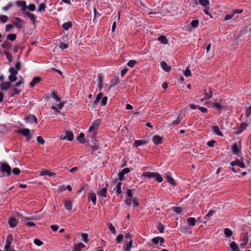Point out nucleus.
Returning <instances> with one entry per match:
<instances>
[{
	"label": "nucleus",
	"mask_w": 251,
	"mask_h": 251,
	"mask_svg": "<svg viewBox=\"0 0 251 251\" xmlns=\"http://www.w3.org/2000/svg\"><path fill=\"white\" fill-rule=\"evenodd\" d=\"M0 171L1 173H5L6 176H9L11 174V167L5 162L0 163Z\"/></svg>",
	"instance_id": "obj_1"
},
{
	"label": "nucleus",
	"mask_w": 251,
	"mask_h": 251,
	"mask_svg": "<svg viewBox=\"0 0 251 251\" xmlns=\"http://www.w3.org/2000/svg\"><path fill=\"white\" fill-rule=\"evenodd\" d=\"M143 175L149 178L155 177V180L159 182H161L163 180L162 177L158 173H152L151 172H145L143 173Z\"/></svg>",
	"instance_id": "obj_2"
},
{
	"label": "nucleus",
	"mask_w": 251,
	"mask_h": 251,
	"mask_svg": "<svg viewBox=\"0 0 251 251\" xmlns=\"http://www.w3.org/2000/svg\"><path fill=\"white\" fill-rule=\"evenodd\" d=\"M15 132L22 134L25 137L26 140L27 141H29L32 138V135L30 133V130L28 128H22L15 130Z\"/></svg>",
	"instance_id": "obj_3"
},
{
	"label": "nucleus",
	"mask_w": 251,
	"mask_h": 251,
	"mask_svg": "<svg viewBox=\"0 0 251 251\" xmlns=\"http://www.w3.org/2000/svg\"><path fill=\"white\" fill-rule=\"evenodd\" d=\"M73 138L74 135L73 132L68 130L66 131L65 135L62 134L60 136V139L63 140L67 139L69 141H72L73 140Z\"/></svg>",
	"instance_id": "obj_4"
},
{
	"label": "nucleus",
	"mask_w": 251,
	"mask_h": 251,
	"mask_svg": "<svg viewBox=\"0 0 251 251\" xmlns=\"http://www.w3.org/2000/svg\"><path fill=\"white\" fill-rule=\"evenodd\" d=\"M100 123H101V121L100 120L97 119L96 120H95L93 123L92 125L89 127L88 131L89 132H91L94 130H97L98 128L100 125Z\"/></svg>",
	"instance_id": "obj_5"
},
{
	"label": "nucleus",
	"mask_w": 251,
	"mask_h": 251,
	"mask_svg": "<svg viewBox=\"0 0 251 251\" xmlns=\"http://www.w3.org/2000/svg\"><path fill=\"white\" fill-rule=\"evenodd\" d=\"M248 125L245 123H243L240 125H237L236 128H235V133L236 134H239L241 133L244 130H245Z\"/></svg>",
	"instance_id": "obj_6"
},
{
	"label": "nucleus",
	"mask_w": 251,
	"mask_h": 251,
	"mask_svg": "<svg viewBox=\"0 0 251 251\" xmlns=\"http://www.w3.org/2000/svg\"><path fill=\"white\" fill-rule=\"evenodd\" d=\"M13 25L17 28H21L23 26V21L22 19L18 17L14 18L13 20Z\"/></svg>",
	"instance_id": "obj_7"
},
{
	"label": "nucleus",
	"mask_w": 251,
	"mask_h": 251,
	"mask_svg": "<svg viewBox=\"0 0 251 251\" xmlns=\"http://www.w3.org/2000/svg\"><path fill=\"white\" fill-rule=\"evenodd\" d=\"M25 120L28 123H37V119L34 115H29L28 117H25Z\"/></svg>",
	"instance_id": "obj_8"
},
{
	"label": "nucleus",
	"mask_w": 251,
	"mask_h": 251,
	"mask_svg": "<svg viewBox=\"0 0 251 251\" xmlns=\"http://www.w3.org/2000/svg\"><path fill=\"white\" fill-rule=\"evenodd\" d=\"M230 165L232 166H234L235 165H238L241 168H245V164L243 159H241V160L237 159L234 161H232L230 163Z\"/></svg>",
	"instance_id": "obj_9"
},
{
	"label": "nucleus",
	"mask_w": 251,
	"mask_h": 251,
	"mask_svg": "<svg viewBox=\"0 0 251 251\" xmlns=\"http://www.w3.org/2000/svg\"><path fill=\"white\" fill-rule=\"evenodd\" d=\"M244 237L242 239V243L240 244V247L242 248H244L248 242V237L247 232L243 233Z\"/></svg>",
	"instance_id": "obj_10"
},
{
	"label": "nucleus",
	"mask_w": 251,
	"mask_h": 251,
	"mask_svg": "<svg viewBox=\"0 0 251 251\" xmlns=\"http://www.w3.org/2000/svg\"><path fill=\"white\" fill-rule=\"evenodd\" d=\"M203 92L205 96L204 99H209L212 98L213 92L211 88H209L208 90L204 89Z\"/></svg>",
	"instance_id": "obj_11"
},
{
	"label": "nucleus",
	"mask_w": 251,
	"mask_h": 251,
	"mask_svg": "<svg viewBox=\"0 0 251 251\" xmlns=\"http://www.w3.org/2000/svg\"><path fill=\"white\" fill-rule=\"evenodd\" d=\"M11 84L9 82H2L0 85V87L2 90H7L11 87Z\"/></svg>",
	"instance_id": "obj_12"
},
{
	"label": "nucleus",
	"mask_w": 251,
	"mask_h": 251,
	"mask_svg": "<svg viewBox=\"0 0 251 251\" xmlns=\"http://www.w3.org/2000/svg\"><path fill=\"white\" fill-rule=\"evenodd\" d=\"M12 240H13V238H12V235L11 234L8 235L7 237L6 243V245L4 247L5 249L8 250V249H9L10 248L11 243V241H12Z\"/></svg>",
	"instance_id": "obj_13"
},
{
	"label": "nucleus",
	"mask_w": 251,
	"mask_h": 251,
	"mask_svg": "<svg viewBox=\"0 0 251 251\" xmlns=\"http://www.w3.org/2000/svg\"><path fill=\"white\" fill-rule=\"evenodd\" d=\"M18 223V221L14 217L10 218L8 221V224L10 227H15Z\"/></svg>",
	"instance_id": "obj_14"
},
{
	"label": "nucleus",
	"mask_w": 251,
	"mask_h": 251,
	"mask_svg": "<svg viewBox=\"0 0 251 251\" xmlns=\"http://www.w3.org/2000/svg\"><path fill=\"white\" fill-rule=\"evenodd\" d=\"M41 78L39 76L34 77L32 81L30 82L29 85L31 87H34L36 84L38 83Z\"/></svg>",
	"instance_id": "obj_15"
},
{
	"label": "nucleus",
	"mask_w": 251,
	"mask_h": 251,
	"mask_svg": "<svg viewBox=\"0 0 251 251\" xmlns=\"http://www.w3.org/2000/svg\"><path fill=\"white\" fill-rule=\"evenodd\" d=\"M24 15L29 18V19L32 22L33 24L35 25V17L34 14L28 12H25L24 13Z\"/></svg>",
	"instance_id": "obj_16"
},
{
	"label": "nucleus",
	"mask_w": 251,
	"mask_h": 251,
	"mask_svg": "<svg viewBox=\"0 0 251 251\" xmlns=\"http://www.w3.org/2000/svg\"><path fill=\"white\" fill-rule=\"evenodd\" d=\"M161 66L162 69L166 72H169L171 71V67L168 66L166 62L165 61H162L161 62Z\"/></svg>",
	"instance_id": "obj_17"
},
{
	"label": "nucleus",
	"mask_w": 251,
	"mask_h": 251,
	"mask_svg": "<svg viewBox=\"0 0 251 251\" xmlns=\"http://www.w3.org/2000/svg\"><path fill=\"white\" fill-rule=\"evenodd\" d=\"M153 143L156 145H158L162 142V137L159 135H155L152 139Z\"/></svg>",
	"instance_id": "obj_18"
},
{
	"label": "nucleus",
	"mask_w": 251,
	"mask_h": 251,
	"mask_svg": "<svg viewBox=\"0 0 251 251\" xmlns=\"http://www.w3.org/2000/svg\"><path fill=\"white\" fill-rule=\"evenodd\" d=\"M88 200L91 201L94 205L96 202V195L94 193H90L88 195Z\"/></svg>",
	"instance_id": "obj_19"
},
{
	"label": "nucleus",
	"mask_w": 251,
	"mask_h": 251,
	"mask_svg": "<svg viewBox=\"0 0 251 251\" xmlns=\"http://www.w3.org/2000/svg\"><path fill=\"white\" fill-rule=\"evenodd\" d=\"M212 130L213 132L216 134L222 136L223 135L222 133L220 131L219 126H215L211 127Z\"/></svg>",
	"instance_id": "obj_20"
},
{
	"label": "nucleus",
	"mask_w": 251,
	"mask_h": 251,
	"mask_svg": "<svg viewBox=\"0 0 251 251\" xmlns=\"http://www.w3.org/2000/svg\"><path fill=\"white\" fill-rule=\"evenodd\" d=\"M64 203L66 210H71L72 209V203L70 201H65Z\"/></svg>",
	"instance_id": "obj_21"
},
{
	"label": "nucleus",
	"mask_w": 251,
	"mask_h": 251,
	"mask_svg": "<svg viewBox=\"0 0 251 251\" xmlns=\"http://www.w3.org/2000/svg\"><path fill=\"white\" fill-rule=\"evenodd\" d=\"M85 245L82 243H79L75 246L73 251H80L81 249L84 248Z\"/></svg>",
	"instance_id": "obj_22"
},
{
	"label": "nucleus",
	"mask_w": 251,
	"mask_h": 251,
	"mask_svg": "<svg viewBox=\"0 0 251 251\" xmlns=\"http://www.w3.org/2000/svg\"><path fill=\"white\" fill-rule=\"evenodd\" d=\"M232 152L234 154H238L240 152V149L238 147L237 144L234 143L232 148Z\"/></svg>",
	"instance_id": "obj_23"
},
{
	"label": "nucleus",
	"mask_w": 251,
	"mask_h": 251,
	"mask_svg": "<svg viewBox=\"0 0 251 251\" xmlns=\"http://www.w3.org/2000/svg\"><path fill=\"white\" fill-rule=\"evenodd\" d=\"M55 175L54 173L51 172L48 170H45L40 172V176H43L44 175H48L50 176H53Z\"/></svg>",
	"instance_id": "obj_24"
},
{
	"label": "nucleus",
	"mask_w": 251,
	"mask_h": 251,
	"mask_svg": "<svg viewBox=\"0 0 251 251\" xmlns=\"http://www.w3.org/2000/svg\"><path fill=\"white\" fill-rule=\"evenodd\" d=\"M106 191L107 189L106 187L103 188L99 191L98 192L97 194L99 196L106 197Z\"/></svg>",
	"instance_id": "obj_25"
},
{
	"label": "nucleus",
	"mask_w": 251,
	"mask_h": 251,
	"mask_svg": "<svg viewBox=\"0 0 251 251\" xmlns=\"http://www.w3.org/2000/svg\"><path fill=\"white\" fill-rule=\"evenodd\" d=\"M187 224L189 226H194L196 224V219L193 217H190L187 220Z\"/></svg>",
	"instance_id": "obj_26"
},
{
	"label": "nucleus",
	"mask_w": 251,
	"mask_h": 251,
	"mask_svg": "<svg viewBox=\"0 0 251 251\" xmlns=\"http://www.w3.org/2000/svg\"><path fill=\"white\" fill-rule=\"evenodd\" d=\"M1 46L3 49H10L11 48V44L8 41H6L3 42Z\"/></svg>",
	"instance_id": "obj_27"
},
{
	"label": "nucleus",
	"mask_w": 251,
	"mask_h": 251,
	"mask_svg": "<svg viewBox=\"0 0 251 251\" xmlns=\"http://www.w3.org/2000/svg\"><path fill=\"white\" fill-rule=\"evenodd\" d=\"M166 178L167 179V181L169 183L172 184L174 186L176 185V183L175 180L171 176H170L169 175H167V176H166Z\"/></svg>",
	"instance_id": "obj_28"
},
{
	"label": "nucleus",
	"mask_w": 251,
	"mask_h": 251,
	"mask_svg": "<svg viewBox=\"0 0 251 251\" xmlns=\"http://www.w3.org/2000/svg\"><path fill=\"white\" fill-rule=\"evenodd\" d=\"M230 247L233 251H240L237 245L234 242H232L230 244Z\"/></svg>",
	"instance_id": "obj_29"
},
{
	"label": "nucleus",
	"mask_w": 251,
	"mask_h": 251,
	"mask_svg": "<svg viewBox=\"0 0 251 251\" xmlns=\"http://www.w3.org/2000/svg\"><path fill=\"white\" fill-rule=\"evenodd\" d=\"M199 3L205 7L208 6L210 3L209 0H199Z\"/></svg>",
	"instance_id": "obj_30"
},
{
	"label": "nucleus",
	"mask_w": 251,
	"mask_h": 251,
	"mask_svg": "<svg viewBox=\"0 0 251 251\" xmlns=\"http://www.w3.org/2000/svg\"><path fill=\"white\" fill-rule=\"evenodd\" d=\"M224 233L225 234L226 237H229L232 236V231L230 229L228 228H226L224 230Z\"/></svg>",
	"instance_id": "obj_31"
},
{
	"label": "nucleus",
	"mask_w": 251,
	"mask_h": 251,
	"mask_svg": "<svg viewBox=\"0 0 251 251\" xmlns=\"http://www.w3.org/2000/svg\"><path fill=\"white\" fill-rule=\"evenodd\" d=\"M147 143L146 141L143 140H138L135 141V145L136 147H139L140 146H142L145 145Z\"/></svg>",
	"instance_id": "obj_32"
},
{
	"label": "nucleus",
	"mask_w": 251,
	"mask_h": 251,
	"mask_svg": "<svg viewBox=\"0 0 251 251\" xmlns=\"http://www.w3.org/2000/svg\"><path fill=\"white\" fill-rule=\"evenodd\" d=\"M72 25V23L71 22L65 23L63 24L62 27L65 30L69 29Z\"/></svg>",
	"instance_id": "obj_33"
},
{
	"label": "nucleus",
	"mask_w": 251,
	"mask_h": 251,
	"mask_svg": "<svg viewBox=\"0 0 251 251\" xmlns=\"http://www.w3.org/2000/svg\"><path fill=\"white\" fill-rule=\"evenodd\" d=\"M158 40L162 44H167L168 43V40L164 36H160L158 37Z\"/></svg>",
	"instance_id": "obj_34"
},
{
	"label": "nucleus",
	"mask_w": 251,
	"mask_h": 251,
	"mask_svg": "<svg viewBox=\"0 0 251 251\" xmlns=\"http://www.w3.org/2000/svg\"><path fill=\"white\" fill-rule=\"evenodd\" d=\"M121 185H122V183L121 182H119L117 184L116 188H115L116 193H118V194H120L122 193Z\"/></svg>",
	"instance_id": "obj_35"
},
{
	"label": "nucleus",
	"mask_w": 251,
	"mask_h": 251,
	"mask_svg": "<svg viewBox=\"0 0 251 251\" xmlns=\"http://www.w3.org/2000/svg\"><path fill=\"white\" fill-rule=\"evenodd\" d=\"M6 38L7 40L13 41L16 38V35L15 34H9L7 35Z\"/></svg>",
	"instance_id": "obj_36"
},
{
	"label": "nucleus",
	"mask_w": 251,
	"mask_h": 251,
	"mask_svg": "<svg viewBox=\"0 0 251 251\" xmlns=\"http://www.w3.org/2000/svg\"><path fill=\"white\" fill-rule=\"evenodd\" d=\"M181 120H182L181 114H179L178 115L177 119L173 122V125L174 126L177 125L181 121Z\"/></svg>",
	"instance_id": "obj_37"
},
{
	"label": "nucleus",
	"mask_w": 251,
	"mask_h": 251,
	"mask_svg": "<svg viewBox=\"0 0 251 251\" xmlns=\"http://www.w3.org/2000/svg\"><path fill=\"white\" fill-rule=\"evenodd\" d=\"M50 97L57 101H59L60 100L58 97L57 93L55 92H53L50 94Z\"/></svg>",
	"instance_id": "obj_38"
},
{
	"label": "nucleus",
	"mask_w": 251,
	"mask_h": 251,
	"mask_svg": "<svg viewBox=\"0 0 251 251\" xmlns=\"http://www.w3.org/2000/svg\"><path fill=\"white\" fill-rule=\"evenodd\" d=\"M18 5L21 7V9L23 11H25L27 8V6L25 5V3L24 1L18 2Z\"/></svg>",
	"instance_id": "obj_39"
},
{
	"label": "nucleus",
	"mask_w": 251,
	"mask_h": 251,
	"mask_svg": "<svg viewBox=\"0 0 251 251\" xmlns=\"http://www.w3.org/2000/svg\"><path fill=\"white\" fill-rule=\"evenodd\" d=\"M84 137V134L81 132L79 135V136L78 137V140L80 143H84L85 142V139L83 138Z\"/></svg>",
	"instance_id": "obj_40"
},
{
	"label": "nucleus",
	"mask_w": 251,
	"mask_h": 251,
	"mask_svg": "<svg viewBox=\"0 0 251 251\" xmlns=\"http://www.w3.org/2000/svg\"><path fill=\"white\" fill-rule=\"evenodd\" d=\"M137 63V62L134 60H130L127 64V66L130 68H133L136 64Z\"/></svg>",
	"instance_id": "obj_41"
},
{
	"label": "nucleus",
	"mask_w": 251,
	"mask_h": 251,
	"mask_svg": "<svg viewBox=\"0 0 251 251\" xmlns=\"http://www.w3.org/2000/svg\"><path fill=\"white\" fill-rule=\"evenodd\" d=\"M172 210L177 214L180 213L182 211V208L180 207H173Z\"/></svg>",
	"instance_id": "obj_42"
},
{
	"label": "nucleus",
	"mask_w": 251,
	"mask_h": 251,
	"mask_svg": "<svg viewBox=\"0 0 251 251\" xmlns=\"http://www.w3.org/2000/svg\"><path fill=\"white\" fill-rule=\"evenodd\" d=\"M199 21L198 20H194L191 23V25L193 28H196L198 27Z\"/></svg>",
	"instance_id": "obj_43"
},
{
	"label": "nucleus",
	"mask_w": 251,
	"mask_h": 251,
	"mask_svg": "<svg viewBox=\"0 0 251 251\" xmlns=\"http://www.w3.org/2000/svg\"><path fill=\"white\" fill-rule=\"evenodd\" d=\"M8 17L6 15H0V21L2 23H5L7 21Z\"/></svg>",
	"instance_id": "obj_44"
},
{
	"label": "nucleus",
	"mask_w": 251,
	"mask_h": 251,
	"mask_svg": "<svg viewBox=\"0 0 251 251\" xmlns=\"http://www.w3.org/2000/svg\"><path fill=\"white\" fill-rule=\"evenodd\" d=\"M184 75L187 77L191 76L192 74L190 70L189 69L188 67H187L186 68L185 71H184Z\"/></svg>",
	"instance_id": "obj_45"
},
{
	"label": "nucleus",
	"mask_w": 251,
	"mask_h": 251,
	"mask_svg": "<svg viewBox=\"0 0 251 251\" xmlns=\"http://www.w3.org/2000/svg\"><path fill=\"white\" fill-rule=\"evenodd\" d=\"M108 227L111 232L113 234H115L116 233V230L114 227V226L111 224H110L108 226Z\"/></svg>",
	"instance_id": "obj_46"
},
{
	"label": "nucleus",
	"mask_w": 251,
	"mask_h": 251,
	"mask_svg": "<svg viewBox=\"0 0 251 251\" xmlns=\"http://www.w3.org/2000/svg\"><path fill=\"white\" fill-rule=\"evenodd\" d=\"M245 115L247 118L249 117L251 115V106L247 108Z\"/></svg>",
	"instance_id": "obj_47"
},
{
	"label": "nucleus",
	"mask_w": 251,
	"mask_h": 251,
	"mask_svg": "<svg viewBox=\"0 0 251 251\" xmlns=\"http://www.w3.org/2000/svg\"><path fill=\"white\" fill-rule=\"evenodd\" d=\"M9 79L11 82H14L15 81L17 78L16 75H9Z\"/></svg>",
	"instance_id": "obj_48"
},
{
	"label": "nucleus",
	"mask_w": 251,
	"mask_h": 251,
	"mask_svg": "<svg viewBox=\"0 0 251 251\" xmlns=\"http://www.w3.org/2000/svg\"><path fill=\"white\" fill-rule=\"evenodd\" d=\"M9 71L11 75H16L18 74V71L13 67L10 68Z\"/></svg>",
	"instance_id": "obj_49"
},
{
	"label": "nucleus",
	"mask_w": 251,
	"mask_h": 251,
	"mask_svg": "<svg viewBox=\"0 0 251 251\" xmlns=\"http://www.w3.org/2000/svg\"><path fill=\"white\" fill-rule=\"evenodd\" d=\"M4 53L6 55L8 60L9 62H11L12 61V58H13L12 55H11L10 53H9L8 52H7L6 51H5L4 52Z\"/></svg>",
	"instance_id": "obj_50"
},
{
	"label": "nucleus",
	"mask_w": 251,
	"mask_h": 251,
	"mask_svg": "<svg viewBox=\"0 0 251 251\" xmlns=\"http://www.w3.org/2000/svg\"><path fill=\"white\" fill-rule=\"evenodd\" d=\"M212 106L215 107L218 110H220L222 108V105L219 103H214Z\"/></svg>",
	"instance_id": "obj_51"
},
{
	"label": "nucleus",
	"mask_w": 251,
	"mask_h": 251,
	"mask_svg": "<svg viewBox=\"0 0 251 251\" xmlns=\"http://www.w3.org/2000/svg\"><path fill=\"white\" fill-rule=\"evenodd\" d=\"M46 8V4L42 3L40 4L39 8H38V11L41 12L42 11H44Z\"/></svg>",
	"instance_id": "obj_52"
},
{
	"label": "nucleus",
	"mask_w": 251,
	"mask_h": 251,
	"mask_svg": "<svg viewBox=\"0 0 251 251\" xmlns=\"http://www.w3.org/2000/svg\"><path fill=\"white\" fill-rule=\"evenodd\" d=\"M81 236L84 242H85V243H87L88 242L89 240L88 238V236L87 234L82 233Z\"/></svg>",
	"instance_id": "obj_53"
},
{
	"label": "nucleus",
	"mask_w": 251,
	"mask_h": 251,
	"mask_svg": "<svg viewBox=\"0 0 251 251\" xmlns=\"http://www.w3.org/2000/svg\"><path fill=\"white\" fill-rule=\"evenodd\" d=\"M21 172L20 169L18 168H15L12 170V173L13 174L18 175Z\"/></svg>",
	"instance_id": "obj_54"
},
{
	"label": "nucleus",
	"mask_w": 251,
	"mask_h": 251,
	"mask_svg": "<svg viewBox=\"0 0 251 251\" xmlns=\"http://www.w3.org/2000/svg\"><path fill=\"white\" fill-rule=\"evenodd\" d=\"M37 141L42 145H44L45 143V141L41 136H38L37 137Z\"/></svg>",
	"instance_id": "obj_55"
},
{
	"label": "nucleus",
	"mask_w": 251,
	"mask_h": 251,
	"mask_svg": "<svg viewBox=\"0 0 251 251\" xmlns=\"http://www.w3.org/2000/svg\"><path fill=\"white\" fill-rule=\"evenodd\" d=\"M234 16V14L232 13L231 14H227L225 16L224 18V20L225 21L230 20L232 18V17Z\"/></svg>",
	"instance_id": "obj_56"
},
{
	"label": "nucleus",
	"mask_w": 251,
	"mask_h": 251,
	"mask_svg": "<svg viewBox=\"0 0 251 251\" xmlns=\"http://www.w3.org/2000/svg\"><path fill=\"white\" fill-rule=\"evenodd\" d=\"M34 243L38 246H41L43 244V242L38 239L34 240Z\"/></svg>",
	"instance_id": "obj_57"
},
{
	"label": "nucleus",
	"mask_w": 251,
	"mask_h": 251,
	"mask_svg": "<svg viewBox=\"0 0 251 251\" xmlns=\"http://www.w3.org/2000/svg\"><path fill=\"white\" fill-rule=\"evenodd\" d=\"M157 228L161 233H162L164 232V227L163 225L162 224L160 223L158 224Z\"/></svg>",
	"instance_id": "obj_58"
},
{
	"label": "nucleus",
	"mask_w": 251,
	"mask_h": 251,
	"mask_svg": "<svg viewBox=\"0 0 251 251\" xmlns=\"http://www.w3.org/2000/svg\"><path fill=\"white\" fill-rule=\"evenodd\" d=\"M13 25H14L11 24L7 25L5 26V31L6 32L10 31L13 27Z\"/></svg>",
	"instance_id": "obj_59"
},
{
	"label": "nucleus",
	"mask_w": 251,
	"mask_h": 251,
	"mask_svg": "<svg viewBox=\"0 0 251 251\" xmlns=\"http://www.w3.org/2000/svg\"><path fill=\"white\" fill-rule=\"evenodd\" d=\"M209 9V7L208 6L205 7L204 9V12L205 14L209 15L211 18H212L211 14L208 11Z\"/></svg>",
	"instance_id": "obj_60"
},
{
	"label": "nucleus",
	"mask_w": 251,
	"mask_h": 251,
	"mask_svg": "<svg viewBox=\"0 0 251 251\" xmlns=\"http://www.w3.org/2000/svg\"><path fill=\"white\" fill-rule=\"evenodd\" d=\"M27 8L30 11H33L35 10V5L34 4H30L28 7H27Z\"/></svg>",
	"instance_id": "obj_61"
},
{
	"label": "nucleus",
	"mask_w": 251,
	"mask_h": 251,
	"mask_svg": "<svg viewBox=\"0 0 251 251\" xmlns=\"http://www.w3.org/2000/svg\"><path fill=\"white\" fill-rule=\"evenodd\" d=\"M123 238H124L123 235V234H120V235L117 236V237L116 238V240H117V241L118 243H120V242H121L123 240Z\"/></svg>",
	"instance_id": "obj_62"
},
{
	"label": "nucleus",
	"mask_w": 251,
	"mask_h": 251,
	"mask_svg": "<svg viewBox=\"0 0 251 251\" xmlns=\"http://www.w3.org/2000/svg\"><path fill=\"white\" fill-rule=\"evenodd\" d=\"M107 100V97H103L102 98V100L100 102L101 105H102V106L105 105L106 104Z\"/></svg>",
	"instance_id": "obj_63"
},
{
	"label": "nucleus",
	"mask_w": 251,
	"mask_h": 251,
	"mask_svg": "<svg viewBox=\"0 0 251 251\" xmlns=\"http://www.w3.org/2000/svg\"><path fill=\"white\" fill-rule=\"evenodd\" d=\"M215 213V211L214 210H211L209 211V212L206 214V216L208 218L212 216Z\"/></svg>",
	"instance_id": "obj_64"
}]
</instances>
